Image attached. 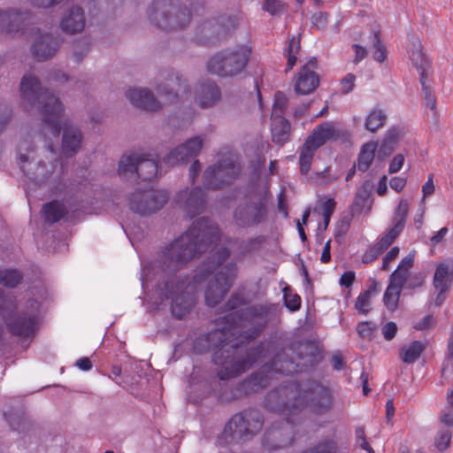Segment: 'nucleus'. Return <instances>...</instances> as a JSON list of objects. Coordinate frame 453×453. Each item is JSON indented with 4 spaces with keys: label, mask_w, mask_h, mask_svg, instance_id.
Masks as SVG:
<instances>
[{
    "label": "nucleus",
    "mask_w": 453,
    "mask_h": 453,
    "mask_svg": "<svg viewBox=\"0 0 453 453\" xmlns=\"http://www.w3.org/2000/svg\"><path fill=\"white\" fill-rule=\"evenodd\" d=\"M355 81L356 76L354 74L348 73L346 76H344L340 81L342 92L343 94L349 93L355 86Z\"/></svg>",
    "instance_id": "52"
},
{
    "label": "nucleus",
    "mask_w": 453,
    "mask_h": 453,
    "mask_svg": "<svg viewBox=\"0 0 453 453\" xmlns=\"http://www.w3.org/2000/svg\"><path fill=\"white\" fill-rule=\"evenodd\" d=\"M5 416L12 430H19L21 426L24 428L27 425V421L24 417L12 415L7 416L6 414Z\"/></svg>",
    "instance_id": "55"
},
{
    "label": "nucleus",
    "mask_w": 453,
    "mask_h": 453,
    "mask_svg": "<svg viewBox=\"0 0 453 453\" xmlns=\"http://www.w3.org/2000/svg\"><path fill=\"white\" fill-rule=\"evenodd\" d=\"M356 275L352 271L344 272L340 279V284L343 287L349 288L355 281Z\"/></svg>",
    "instance_id": "61"
},
{
    "label": "nucleus",
    "mask_w": 453,
    "mask_h": 453,
    "mask_svg": "<svg viewBox=\"0 0 453 453\" xmlns=\"http://www.w3.org/2000/svg\"><path fill=\"white\" fill-rule=\"evenodd\" d=\"M19 93L22 104L29 107V111H37L52 136L58 137L64 126L62 150L66 157H73L81 147L82 136L79 129L69 128L66 123L62 125L65 108L59 99L48 89H42L39 79L30 73L22 77Z\"/></svg>",
    "instance_id": "4"
},
{
    "label": "nucleus",
    "mask_w": 453,
    "mask_h": 453,
    "mask_svg": "<svg viewBox=\"0 0 453 453\" xmlns=\"http://www.w3.org/2000/svg\"><path fill=\"white\" fill-rule=\"evenodd\" d=\"M15 310H17L16 298L12 296H5L3 290L0 289V311H13Z\"/></svg>",
    "instance_id": "47"
},
{
    "label": "nucleus",
    "mask_w": 453,
    "mask_h": 453,
    "mask_svg": "<svg viewBox=\"0 0 453 453\" xmlns=\"http://www.w3.org/2000/svg\"><path fill=\"white\" fill-rule=\"evenodd\" d=\"M158 163V155L156 158H148L145 154L124 155L119 161L118 173L121 177H126L128 173H136L142 180L151 181L157 179Z\"/></svg>",
    "instance_id": "11"
},
{
    "label": "nucleus",
    "mask_w": 453,
    "mask_h": 453,
    "mask_svg": "<svg viewBox=\"0 0 453 453\" xmlns=\"http://www.w3.org/2000/svg\"><path fill=\"white\" fill-rule=\"evenodd\" d=\"M404 163V156L401 153L396 154L392 161L390 162L389 167H388V173H395L400 171V169L403 167Z\"/></svg>",
    "instance_id": "56"
},
{
    "label": "nucleus",
    "mask_w": 453,
    "mask_h": 453,
    "mask_svg": "<svg viewBox=\"0 0 453 453\" xmlns=\"http://www.w3.org/2000/svg\"><path fill=\"white\" fill-rule=\"evenodd\" d=\"M301 50L300 38L293 36L288 41V47L285 50V56L287 58V67L286 72L290 71L296 63L297 54Z\"/></svg>",
    "instance_id": "36"
},
{
    "label": "nucleus",
    "mask_w": 453,
    "mask_h": 453,
    "mask_svg": "<svg viewBox=\"0 0 453 453\" xmlns=\"http://www.w3.org/2000/svg\"><path fill=\"white\" fill-rule=\"evenodd\" d=\"M449 266L444 263H441L435 269L434 275V286L441 292H446L449 288Z\"/></svg>",
    "instance_id": "35"
},
{
    "label": "nucleus",
    "mask_w": 453,
    "mask_h": 453,
    "mask_svg": "<svg viewBox=\"0 0 453 453\" xmlns=\"http://www.w3.org/2000/svg\"><path fill=\"white\" fill-rule=\"evenodd\" d=\"M157 90L161 96H165V104L177 103L180 96L183 97L186 94L190 96V89L186 81L178 75L167 79L166 84L159 86Z\"/></svg>",
    "instance_id": "22"
},
{
    "label": "nucleus",
    "mask_w": 453,
    "mask_h": 453,
    "mask_svg": "<svg viewBox=\"0 0 453 453\" xmlns=\"http://www.w3.org/2000/svg\"><path fill=\"white\" fill-rule=\"evenodd\" d=\"M220 97V89L214 81H205L198 85L196 102L200 107H211Z\"/></svg>",
    "instance_id": "24"
},
{
    "label": "nucleus",
    "mask_w": 453,
    "mask_h": 453,
    "mask_svg": "<svg viewBox=\"0 0 453 453\" xmlns=\"http://www.w3.org/2000/svg\"><path fill=\"white\" fill-rule=\"evenodd\" d=\"M203 140L200 136L188 139L184 143L170 151L165 157L164 163L167 165L184 164L197 157L203 148Z\"/></svg>",
    "instance_id": "18"
},
{
    "label": "nucleus",
    "mask_w": 453,
    "mask_h": 453,
    "mask_svg": "<svg viewBox=\"0 0 453 453\" xmlns=\"http://www.w3.org/2000/svg\"><path fill=\"white\" fill-rule=\"evenodd\" d=\"M85 27L84 12L81 7L70 9L67 15L61 20V28L67 34H76L83 30Z\"/></svg>",
    "instance_id": "25"
},
{
    "label": "nucleus",
    "mask_w": 453,
    "mask_h": 453,
    "mask_svg": "<svg viewBox=\"0 0 453 453\" xmlns=\"http://www.w3.org/2000/svg\"><path fill=\"white\" fill-rule=\"evenodd\" d=\"M33 19L32 13L27 11L14 8L0 10V32L12 36L27 35Z\"/></svg>",
    "instance_id": "14"
},
{
    "label": "nucleus",
    "mask_w": 453,
    "mask_h": 453,
    "mask_svg": "<svg viewBox=\"0 0 453 453\" xmlns=\"http://www.w3.org/2000/svg\"><path fill=\"white\" fill-rule=\"evenodd\" d=\"M409 211V203L406 200L402 199L394 213L393 222L394 226L400 230H403L406 221V217Z\"/></svg>",
    "instance_id": "40"
},
{
    "label": "nucleus",
    "mask_w": 453,
    "mask_h": 453,
    "mask_svg": "<svg viewBox=\"0 0 453 453\" xmlns=\"http://www.w3.org/2000/svg\"><path fill=\"white\" fill-rule=\"evenodd\" d=\"M263 425L264 417L259 410H243L228 420L220 440H224L227 444L250 441L261 431Z\"/></svg>",
    "instance_id": "6"
},
{
    "label": "nucleus",
    "mask_w": 453,
    "mask_h": 453,
    "mask_svg": "<svg viewBox=\"0 0 453 453\" xmlns=\"http://www.w3.org/2000/svg\"><path fill=\"white\" fill-rule=\"evenodd\" d=\"M42 212L46 222L56 223L67 213L63 203L58 201H51L42 206Z\"/></svg>",
    "instance_id": "29"
},
{
    "label": "nucleus",
    "mask_w": 453,
    "mask_h": 453,
    "mask_svg": "<svg viewBox=\"0 0 453 453\" xmlns=\"http://www.w3.org/2000/svg\"><path fill=\"white\" fill-rule=\"evenodd\" d=\"M388 116L384 110L374 107L370 111V133L376 132L387 123Z\"/></svg>",
    "instance_id": "39"
},
{
    "label": "nucleus",
    "mask_w": 453,
    "mask_h": 453,
    "mask_svg": "<svg viewBox=\"0 0 453 453\" xmlns=\"http://www.w3.org/2000/svg\"><path fill=\"white\" fill-rule=\"evenodd\" d=\"M22 274L18 270H0V284L7 288L17 287L21 280Z\"/></svg>",
    "instance_id": "38"
},
{
    "label": "nucleus",
    "mask_w": 453,
    "mask_h": 453,
    "mask_svg": "<svg viewBox=\"0 0 453 453\" xmlns=\"http://www.w3.org/2000/svg\"><path fill=\"white\" fill-rule=\"evenodd\" d=\"M434 324V318L433 315H426L414 327L417 330H426L431 328Z\"/></svg>",
    "instance_id": "59"
},
{
    "label": "nucleus",
    "mask_w": 453,
    "mask_h": 453,
    "mask_svg": "<svg viewBox=\"0 0 453 453\" xmlns=\"http://www.w3.org/2000/svg\"><path fill=\"white\" fill-rule=\"evenodd\" d=\"M336 207V203L334 198H327L322 206V214L333 215Z\"/></svg>",
    "instance_id": "63"
},
{
    "label": "nucleus",
    "mask_w": 453,
    "mask_h": 453,
    "mask_svg": "<svg viewBox=\"0 0 453 453\" xmlns=\"http://www.w3.org/2000/svg\"><path fill=\"white\" fill-rule=\"evenodd\" d=\"M298 372L296 364L284 351L277 353L271 362L264 365L257 372L251 373L239 384V390L248 395L264 389L277 373L293 374Z\"/></svg>",
    "instance_id": "5"
},
{
    "label": "nucleus",
    "mask_w": 453,
    "mask_h": 453,
    "mask_svg": "<svg viewBox=\"0 0 453 453\" xmlns=\"http://www.w3.org/2000/svg\"><path fill=\"white\" fill-rule=\"evenodd\" d=\"M12 118V111L4 104H0V132L3 131Z\"/></svg>",
    "instance_id": "53"
},
{
    "label": "nucleus",
    "mask_w": 453,
    "mask_h": 453,
    "mask_svg": "<svg viewBox=\"0 0 453 453\" xmlns=\"http://www.w3.org/2000/svg\"><path fill=\"white\" fill-rule=\"evenodd\" d=\"M288 104V100L284 94L278 91L275 93L274 103L273 105V115L281 117Z\"/></svg>",
    "instance_id": "46"
},
{
    "label": "nucleus",
    "mask_w": 453,
    "mask_h": 453,
    "mask_svg": "<svg viewBox=\"0 0 453 453\" xmlns=\"http://www.w3.org/2000/svg\"><path fill=\"white\" fill-rule=\"evenodd\" d=\"M352 48L355 50L354 63L357 64L366 57L367 50L358 44H353Z\"/></svg>",
    "instance_id": "64"
},
{
    "label": "nucleus",
    "mask_w": 453,
    "mask_h": 453,
    "mask_svg": "<svg viewBox=\"0 0 453 453\" xmlns=\"http://www.w3.org/2000/svg\"><path fill=\"white\" fill-rule=\"evenodd\" d=\"M440 420L447 426H453V408L446 406L441 412Z\"/></svg>",
    "instance_id": "60"
},
{
    "label": "nucleus",
    "mask_w": 453,
    "mask_h": 453,
    "mask_svg": "<svg viewBox=\"0 0 453 453\" xmlns=\"http://www.w3.org/2000/svg\"><path fill=\"white\" fill-rule=\"evenodd\" d=\"M291 126L288 119L280 118L279 120H274L272 127V140L273 142L283 145L286 143L290 136Z\"/></svg>",
    "instance_id": "28"
},
{
    "label": "nucleus",
    "mask_w": 453,
    "mask_h": 453,
    "mask_svg": "<svg viewBox=\"0 0 453 453\" xmlns=\"http://www.w3.org/2000/svg\"><path fill=\"white\" fill-rule=\"evenodd\" d=\"M177 202L183 205V208L189 219L202 213L205 205V194L199 188H194L190 191L181 190L178 194Z\"/></svg>",
    "instance_id": "20"
},
{
    "label": "nucleus",
    "mask_w": 453,
    "mask_h": 453,
    "mask_svg": "<svg viewBox=\"0 0 453 453\" xmlns=\"http://www.w3.org/2000/svg\"><path fill=\"white\" fill-rule=\"evenodd\" d=\"M425 350V345L419 341H413L407 349L403 348L400 352V357L405 364L416 362L422 352Z\"/></svg>",
    "instance_id": "32"
},
{
    "label": "nucleus",
    "mask_w": 453,
    "mask_h": 453,
    "mask_svg": "<svg viewBox=\"0 0 453 453\" xmlns=\"http://www.w3.org/2000/svg\"><path fill=\"white\" fill-rule=\"evenodd\" d=\"M408 53L413 66L419 72V82L422 87L423 98L428 96H434V92L428 83V75L432 68L430 60L422 51L421 42L418 40L413 42L411 47H409Z\"/></svg>",
    "instance_id": "16"
},
{
    "label": "nucleus",
    "mask_w": 453,
    "mask_h": 453,
    "mask_svg": "<svg viewBox=\"0 0 453 453\" xmlns=\"http://www.w3.org/2000/svg\"><path fill=\"white\" fill-rule=\"evenodd\" d=\"M399 255V248L393 247L383 257L381 269L383 271L388 270V265L394 261Z\"/></svg>",
    "instance_id": "57"
},
{
    "label": "nucleus",
    "mask_w": 453,
    "mask_h": 453,
    "mask_svg": "<svg viewBox=\"0 0 453 453\" xmlns=\"http://www.w3.org/2000/svg\"><path fill=\"white\" fill-rule=\"evenodd\" d=\"M265 241V237L261 235L248 239L247 241L243 242L241 246V254L245 256L246 254L259 250Z\"/></svg>",
    "instance_id": "43"
},
{
    "label": "nucleus",
    "mask_w": 453,
    "mask_h": 453,
    "mask_svg": "<svg viewBox=\"0 0 453 453\" xmlns=\"http://www.w3.org/2000/svg\"><path fill=\"white\" fill-rule=\"evenodd\" d=\"M358 172L365 173L368 170V142L364 143L355 163Z\"/></svg>",
    "instance_id": "48"
},
{
    "label": "nucleus",
    "mask_w": 453,
    "mask_h": 453,
    "mask_svg": "<svg viewBox=\"0 0 453 453\" xmlns=\"http://www.w3.org/2000/svg\"><path fill=\"white\" fill-rule=\"evenodd\" d=\"M402 233V230L395 228L393 226L389 229L387 234L382 236L378 243L376 244V254L370 258V261L377 258V256L386 250L397 238V236Z\"/></svg>",
    "instance_id": "37"
},
{
    "label": "nucleus",
    "mask_w": 453,
    "mask_h": 453,
    "mask_svg": "<svg viewBox=\"0 0 453 453\" xmlns=\"http://www.w3.org/2000/svg\"><path fill=\"white\" fill-rule=\"evenodd\" d=\"M381 331L385 340L391 341L397 333V326L395 322L389 321L383 326Z\"/></svg>",
    "instance_id": "54"
},
{
    "label": "nucleus",
    "mask_w": 453,
    "mask_h": 453,
    "mask_svg": "<svg viewBox=\"0 0 453 453\" xmlns=\"http://www.w3.org/2000/svg\"><path fill=\"white\" fill-rule=\"evenodd\" d=\"M267 200L259 198L250 199L236 206L234 211V222L241 228L254 227L261 224L267 217Z\"/></svg>",
    "instance_id": "12"
},
{
    "label": "nucleus",
    "mask_w": 453,
    "mask_h": 453,
    "mask_svg": "<svg viewBox=\"0 0 453 453\" xmlns=\"http://www.w3.org/2000/svg\"><path fill=\"white\" fill-rule=\"evenodd\" d=\"M168 194L165 190L135 191L129 196L130 209L141 215L154 213L167 202Z\"/></svg>",
    "instance_id": "13"
},
{
    "label": "nucleus",
    "mask_w": 453,
    "mask_h": 453,
    "mask_svg": "<svg viewBox=\"0 0 453 453\" xmlns=\"http://www.w3.org/2000/svg\"><path fill=\"white\" fill-rule=\"evenodd\" d=\"M368 201V180H365L357 189L355 201L352 204L354 213L361 212Z\"/></svg>",
    "instance_id": "41"
},
{
    "label": "nucleus",
    "mask_w": 453,
    "mask_h": 453,
    "mask_svg": "<svg viewBox=\"0 0 453 453\" xmlns=\"http://www.w3.org/2000/svg\"><path fill=\"white\" fill-rule=\"evenodd\" d=\"M311 22L314 27L322 29L327 23V14L326 12H318L312 15Z\"/></svg>",
    "instance_id": "58"
},
{
    "label": "nucleus",
    "mask_w": 453,
    "mask_h": 453,
    "mask_svg": "<svg viewBox=\"0 0 453 453\" xmlns=\"http://www.w3.org/2000/svg\"><path fill=\"white\" fill-rule=\"evenodd\" d=\"M243 288H239L237 291L234 292L226 303L227 310L233 311L238 307L250 303L252 300L258 297V293H254L251 296L246 297L242 295Z\"/></svg>",
    "instance_id": "34"
},
{
    "label": "nucleus",
    "mask_w": 453,
    "mask_h": 453,
    "mask_svg": "<svg viewBox=\"0 0 453 453\" xmlns=\"http://www.w3.org/2000/svg\"><path fill=\"white\" fill-rule=\"evenodd\" d=\"M370 53L372 54V58L380 64L385 63L388 59V50L381 40L380 30L373 31Z\"/></svg>",
    "instance_id": "30"
},
{
    "label": "nucleus",
    "mask_w": 453,
    "mask_h": 453,
    "mask_svg": "<svg viewBox=\"0 0 453 453\" xmlns=\"http://www.w3.org/2000/svg\"><path fill=\"white\" fill-rule=\"evenodd\" d=\"M279 317L275 303H257L232 311L218 321L222 325L197 339L195 345L205 342L204 349L214 350L212 362L221 367L218 378L226 380L249 370L262 357L265 347L260 342L240 356V345L247 344L260 336L270 322Z\"/></svg>",
    "instance_id": "2"
},
{
    "label": "nucleus",
    "mask_w": 453,
    "mask_h": 453,
    "mask_svg": "<svg viewBox=\"0 0 453 453\" xmlns=\"http://www.w3.org/2000/svg\"><path fill=\"white\" fill-rule=\"evenodd\" d=\"M317 69L316 58H311L298 73L295 83V90L300 95H308L313 92L319 84V79L315 70Z\"/></svg>",
    "instance_id": "19"
},
{
    "label": "nucleus",
    "mask_w": 453,
    "mask_h": 453,
    "mask_svg": "<svg viewBox=\"0 0 453 453\" xmlns=\"http://www.w3.org/2000/svg\"><path fill=\"white\" fill-rule=\"evenodd\" d=\"M219 226L207 218L194 221L180 236L167 244L158 258L159 267L167 278L161 295L172 300L171 311L177 319L186 317L196 303L195 291L207 282L204 292L205 303L210 307L218 305L233 287L238 277V266L234 262L224 263L230 257V250L222 247L204 262L191 281L177 275L190 261L220 240Z\"/></svg>",
    "instance_id": "1"
},
{
    "label": "nucleus",
    "mask_w": 453,
    "mask_h": 453,
    "mask_svg": "<svg viewBox=\"0 0 453 453\" xmlns=\"http://www.w3.org/2000/svg\"><path fill=\"white\" fill-rule=\"evenodd\" d=\"M263 9L272 15H275L283 10V4L278 0H265Z\"/></svg>",
    "instance_id": "51"
},
{
    "label": "nucleus",
    "mask_w": 453,
    "mask_h": 453,
    "mask_svg": "<svg viewBox=\"0 0 453 453\" xmlns=\"http://www.w3.org/2000/svg\"><path fill=\"white\" fill-rule=\"evenodd\" d=\"M240 172V165L236 163L234 155L229 153L205 170L203 186L207 189H221L236 179Z\"/></svg>",
    "instance_id": "10"
},
{
    "label": "nucleus",
    "mask_w": 453,
    "mask_h": 453,
    "mask_svg": "<svg viewBox=\"0 0 453 453\" xmlns=\"http://www.w3.org/2000/svg\"><path fill=\"white\" fill-rule=\"evenodd\" d=\"M159 6L165 8L166 1L153 2L149 9V18L156 27L167 31L184 27L191 20L193 14L199 15L204 11V7L200 4L199 0L190 4V10L176 7L170 4V9L164 10L158 18L157 8Z\"/></svg>",
    "instance_id": "7"
},
{
    "label": "nucleus",
    "mask_w": 453,
    "mask_h": 453,
    "mask_svg": "<svg viewBox=\"0 0 453 453\" xmlns=\"http://www.w3.org/2000/svg\"><path fill=\"white\" fill-rule=\"evenodd\" d=\"M399 141L398 132L395 127H390L382 141V143L378 150L377 157L380 161H384L395 150V146Z\"/></svg>",
    "instance_id": "27"
},
{
    "label": "nucleus",
    "mask_w": 453,
    "mask_h": 453,
    "mask_svg": "<svg viewBox=\"0 0 453 453\" xmlns=\"http://www.w3.org/2000/svg\"><path fill=\"white\" fill-rule=\"evenodd\" d=\"M250 54L251 48L246 44L238 45L232 50H224L209 59L207 70L222 77L234 76L245 68Z\"/></svg>",
    "instance_id": "8"
},
{
    "label": "nucleus",
    "mask_w": 453,
    "mask_h": 453,
    "mask_svg": "<svg viewBox=\"0 0 453 453\" xmlns=\"http://www.w3.org/2000/svg\"><path fill=\"white\" fill-rule=\"evenodd\" d=\"M318 149H315L311 144L304 142L303 145L302 146L300 150V155H299V168L300 173L302 175H306L311 166V163L315 155V152Z\"/></svg>",
    "instance_id": "31"
},
{
    "label": "nucleus",
    "mask_w": 453,
    "mask_h": 453,
    "mask_svg": "<svg viewBox=\"0 0 453 453\" xmlns=\"http://www.w3.org/2000/svg\"><path fill=\"white\" fill-rule=\"evenodd\" d=\"M238 18L220 16L212 20L203 22L200 27V34L196 35V40L201 44L214 43L216 38L219 35H226L227 32L236 27Z\"/></svg>",
    "instance_id": "15"
},
{
    "label": "nucleus",
    "mask_w": 453,
    "mask_h": 453,
    "mask_svg": "<svg viewBox=\"0 0 453 453\" xmlns=\"http://www.w3.org/2000/svg\"><path fill=\"white\" fill-rule=\"evenodd\" d=\"M336 450V444L333 440H325L319 442L311 449L303 453H334Z\"/></svg>",
    "instance_id": "44"
},
{
    "label": "nucleus",
    "mask_w": 453,
    "mask_h": 453,
    "mask_svg": "<svg viewBox=\"0 0 453 453\" xmlns=\"http://www.w3.org/2000/svg\"><path fill=\"white\" fill-rule=\"evenodd\" d=\"M283 298L285 305L289 311H296L301 308V296L297 294H293L289 286L283 288Z\"/></svg>",
    "instance_id": "42"
},
{
    "label": "nucleus",
    "mask_w": 453,
    "mask_h": 453,
    "mask_svg": "<svg viewBox=\"0 0 453 453\" xmlns=\"http://www.w3.org/2000/svg\"><path fill=\"white\" fill-rule=\"evenodd\" d=\"M355 309L359 314H366L368 312V289L364 290L357 296Z\"/></svg>",
    "instance_id": "49"
},
{
    "label": "nucleus",
    "mask_w": 453,
    "mask_h": 453,
    "mask_svg": "<svg viewBox=\"0 0 453 453\" xmlns=\"http://www.w3.org/2000/svg\"><path fill=\"white\" fill-rule=\"evenodd\" d=\"M425 281V275L422 273H418L411 275V277H406V281L404 282L405 288L408 289H415L416 288H419L423 285Z\"/></svg>",
    "instance_id": "50"
},
{
    "label": "nucleus",
    "mask_w": 453,
    "mask_h": 453,
    "mask_svg": "<svg viewBox=\"0 0 453 453\" xmlns=\"http://www.w3.org/2000/svg\"><path fill=\"white\" fill-rule=\"evenodd\" d=\"M8 331L16 336L23 338L33 337L40 327V303L35 299H29L26 309L7 319L3 314Z\"/></svg>",
    "instance_id": "9"
},
{
    "label": "nucleus",
    "mask_w": 453,
    "mask_h": 453,
    "mask_svg": "<svg viewBox=\"0 0 453 453\" xmlns=\"http://www.w3.org/2000/svg\"><path fill=\"white\" fill-rule=\"evenodd\" d=\"M406 185V179L402 177H393L389 180V186L396 192H400Z\"/></svg>",
    "instance_id": "62"
},
{
    "label": "nucleus",
    "mask_w": 453,
    "mask_h": 453,
    "mask_svg": "<svg viewBox=\"0 0 453 453\" xmlns=\"http://www.w3.org/2000/svg\"><path fill=\"white\" fill-rule=\"evenodd\" d=\"M332 395L328 388L317 381L303 384L285 381L270 391L265 399V407L286 418L273 422L266 429L263 446L273 450L292 445L295 422L302 411L308 409L315 414L329 411Z\"/></svg>",
    "instance_id": "3"
},
{
    "label": "nucleus",
    "mask_w": 453,
    "mask_h": 453,
    "mask_svg": "<svg viewBox=\"0 0 453 453\" xmlns=\"http://www.w3.org/2000/svg\"><path fill=\"white\" fill-rule=\"evenodd\" d=\"M349 137V134L347 130L338 128L334 123L326 121L314 127L305 141L315 149H319L327 142H345Z\"/></svg>",
    "instance_id": "17"
},
{
    "label": "nucleus",
    "mask_w": 453,
    "mask_h": 453,
    "mask_svg": "<svg viewBox=\"0 0 453 453\" xmlns=\"http://www.w3.org/2000/svg\"><path fill=\"white\" fill-rule=\"evenodd\" d=\"M61 41L50 34L42 35L32 45V55L38 61H45L56 54Z\"/></svg>",
    "instance_id": "21"
},
{
    "label": "nucleus",
    "mask_w": 453,
    "mask_h": 453,
    "mask_svg": "<svg viewBox=\"0 0 453 453\" xmlns=\"http://www.w3.org/2000/svg\"><path fill=\"white\" fill-rule=\"evenodd\" d=\"M413 263L414 255H407L402 259L397 268L390 274L389 277L393 278V280L405 282L406 277L409 276V270L413 266Z\"/></svg>",
    "instance_id": "33"
},
{
    "label": "nucleus",
    "mask_w": 453,
    "mask_h": 453,
    "mask_svg": "<svg viewBox=\"0 0 453 453\" xmlns=\"http://www.w3.org/2000/svg\"><path fill=\"white\" fill-rule=\"evenodd\" d=\"M451 440V432L449 429L441 430L435 438L434 445L438 450L443 451L449 448Z\"/></svg>",
    "instance_id": "45"
},
{
    "label": "nucleus",
    "mask_w": 453,
    "mask_h": 453,
    "mask_svg": "<svg viewBox=\"0 0 453 453\" xmlns=\"http://www.w3.org/2000/svg\"><path fill=\"white\" fill-rule=\"evenodd\" d=\"M126 96L132 104L142 110L156 111L161 107L152 92L146 88H129Z\"/></svg>",
    "instance_id": "23"
},
{
    "label": "nucleus",
    "mask_w": 453,
    "mask_h": 453,
    "mask_svg": "<svg viewBox=\"0 0 453 453\" xmlns=\"http://www.w3.org/2000/svg\"><path fill=\"white\" fill-rule=\"evenodd\" d=\"M403 287L404 282L393 280V278L389 277V284L383 296V302L388 310L391 311L396 310L400 295Z\"/></svg>",
    "instance_id": "26"
}]
</instances>
